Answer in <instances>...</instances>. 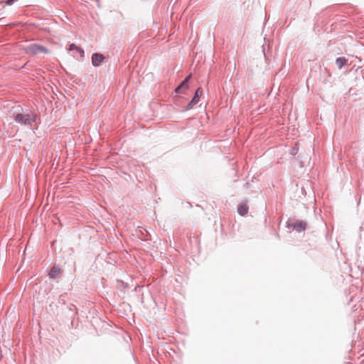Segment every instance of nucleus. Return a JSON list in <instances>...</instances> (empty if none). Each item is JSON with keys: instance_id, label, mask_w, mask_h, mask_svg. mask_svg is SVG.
Returning <instances> with one entry per match:
<instances>
[{"instance_id": "obj_1", "label": "nucleus", "mask_w": 364, "mask_h": 364, "mask_svg": "<svg viewBox=\"0 0 364 364\" xmlns=\"http://www.w3.org/2000/svg\"><path fill=\"white\" fill-rule=\"evenodd\" d=\"M12 117L18 124L31 126L36 121V115L28 112L21 113L16 111L13 113Z\"/></svg>"}, {"instance_id": "obj_2", "label": "nucleus", "mask_w": 364, "mask_h": 364, "mask_svg": "<svg viewBox=\"0 0 364 364\" xmlns=\"http://www.w3.org/2000/svg\"><path fill=\"white\" fill-rule=\"evenodd\" d=\"M27 54L37 55L39 53L49 54L50 50L45 46L37 43H31L25 48Z\"/></svg>"}, {"instance_id": "obj_3", "label": "nucleus", "mask_w": 364, "mask_h": 364, "mask_svg": "<svg viewBox=\"0 0 364 364\" xmlns=\"http://www.w3.org/2000/svg\"><path fill=\"white\" fill-rule=\"evenodd\" d=\"M287 227L289 229H292L293 230L296 231L297 232H301L306 229L307 224L304 220H297L294 222H291L289 220L287 223Z\"/></svg>"}, {"instance_id": "obj_4", "label": "nucleus", "mask_w": 364, "mask_h": 364, "mask_svg": "<svg viewBox=\"0 0 364 364\" xmlns=\"http://www.w3.org/2000/svg\"><path fill=\"white\" fill-rule=\"evenodd\" d=\"M203 94V90L201 87H198L195 91L194 95L191 100L188 103L183 111H188L193 108V107L198 102L200 97Z\"/></svg>"}, {"instance_id": "obj_5", "label": "nucleus", "mask_w": 364, "mask_h": 364, "mask_svg": "<svg viewBox=\"0 0 364 364\" xmlns=\"http://www.w3.org/2000/svg\"><path fill=\"white\" fill-rule=\"evenodd\" d=\"M191 77V75L186 76L185 79L178 85V86L176 87L175 92L177 94L183 93L185 90H188V83Z\"/></svg>"}, {"instance_id": "obj_6", "label": "nucleus", "mask_w": 364, "mask_h": 364, "mask_svg": "<svg viewBox=\"0 0 364 364\" xmlns=\"http://www.w3.org/2000/svg\"><path fill=\"white\" fill-rule=\"evenodd\" d=\"M105 57L100 53H94L92 55V64L94 67H98L104 61Z\"/></svg>"}, {"instance_id": "obj_7", "label": "nucleus", "mask_w": 364, "mask_h": 364, "mask_svg": "<svg viewBox=\"0 0 364 364\" xmlns=\"http://www.w3.org/2000/svg\"><path fill=\"white\" fill-rule=\"evenodd\" d=\"M249 210V207L246 202L241 203L237 207V213L241 216L245 215Z\"/></svg>"}, {"instance_id": "obj_8", "label": "nucleus", "mask_w": 364, "mask_h": 364, "mask_svg": "<svg viewBox=\"0 0 364 364\" xmlns=\"http://www.w3.org/2000/svg\"><path fill=\"white\" fill-rule=\"evenodd\" d=\"M348 62V60L345 57H338L336 59V65L338 68L341 70Z\"/></svg>"}, {"instance_id": "obj_9", "label": "nucleus", "mask_w": 364, "mask_h": 364, "mask_svg": "<svg viewBox=\"0 0 364 364\" xmlns=\"http://www.w3.org/2000/svg\"><path fill=\"white\" fill-rule=\"evenodd\" d=\"M60 274V269L58 267L54 266L53 267L49 272V276L51 278H55Z\"/></svg>"}, {"instance_id": "obj_10", "label": "nucleus", "mask_w": 364, "mask_h": 364, "mask_svg": "<svg viewBox=\"0 0 364 364\" xmlns=\"http://www.w3.org/2000/svg\"><path fill=\"white\" fill-rule=\"evenodd\" d=\"M77 53L80 55V58H84L85 56V51L81 47H78L76 50Z\"/></svg>"}, {"instance_id": "obj_11", "label": "nucleus", "mask_w": 364, "mask_h": 364, "mask_svg": "<svg viewBox=\"0 0 364 364\" xmlns=\"http://www.w3.org/2000/svg\"><path fill=\"white\" fill-rule=\"evenodd\" d=\"M79 46H76L75 43H71L69 45L68 50H76Z\"/></svg>"}, {"instance_id": "obj_12", "label": "nucleus", "mask_w": 364, "mask_h": 364, "mask_svg": "<svg viewBox=\"0 0 364 364\" xmlns=\"http://www.w3.org/2000/svg\"><path fill=\"white\" fill-rule=\"evenodd\" d=\"M17 0H6V5L7 6H11L15 1H16Z\"/></svg>"}, {"instance_id": "obj_13", "label": "nucleus", "mask_w": 364, "mask_h": 364, "mask_svg": "<svg viewBox=\"0 0 364 364\" xmlns=\"http://www.w3.org/2000/svg\"><path fill=\"white\" fill-rule=\"evenodd\" d=\"M297 151H298V148H296V146H294L292 148V150L291 151V154H293V155H296V153H297Z\"/></svg>"}, {"instance_id": "obj_14", "label": "nucleus", "mask_w": 364, "mask_h": 364, "mask_svg": "<svg viewBox=\"0 0 364 364\" xmlns=\"http://www.w3.org/2000/svg\"><path fill=\"white\" fill-rule=\"evenodd\" d=\"M16 109H18V110H23V109L21 108V106H18V107H16Z\"/></svg>"}, {"instance_id": "obj_15", "label": "nucleus", "mask_w": 364, "mask_h": 364, "mask_svg": "<svg viewBox=\"0 0 364 364\" xmlns=\"http://www.w3.org/2000/svg\"><path fill=\"white\" fill-rule=\"evenodd\" d=\"M249 185H250V183H249V182L246 183L245 186H246V188H249Z\"/></svg>"}, {"instance_id": "obj_16", "label": "nucleus", "mask_w": 364, "mask_h": 364, "mask_svg": "<svg viewBox=\"0 0 364 364\" xmlns=\"http://www.w3.org/2000/svg\"><path fill=\"white\" fill-rule=\"evenodd\" d=\"M95 1L98 3L97 6H100V0H95Z\"/></svg>"}]
</instances>
